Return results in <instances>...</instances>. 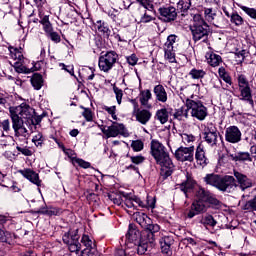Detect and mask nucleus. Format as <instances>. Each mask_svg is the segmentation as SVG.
Listing matches in <instances>:
<instances>
[{
    "instance_id": "5701e85b",
    "label": "nucleus",
    "mask_w": 256,
    "mask_h": 256,
    "mask_svg": "<svg viewBox=\"0 0 256 256\" xmlns=\"http://www.w3.org/2000/svg\"><path fill=\"white\" fill-rule=\"evenodd\" d=\"M149 241L148 238H142L139 242H136V245L133 246L131 253L132 255H135V251H137L138 255H145L147 253V249L149 247Z\"/></svg>"
},
{
    "instance_id": "aec40b11",
    "label": "nucleus",
    "mask_w": 256,
    "mask_h": 256,
    "mask_svg": "<svg viewBox=\"0 0 256 256\" xmlns=\"http://www.w3.org/2000/svg\"><path fill=\"white\" fill-rule=\"evenodd\" d=\"M234 177L241 191H245V189H250V187H253V181L247 177V175L238 171H234Z\"/></svg>"
},
{
    "instance_id": "603ef678",
    "label": "nucleus",
    "mask_w": 256,
    "mask_h": 256,
    "mask_svg": "<svg viewBox=\"0 0 256 256\" xmlns=\"http://www.w3.org/2000/svg\"><path fill=\"white\" fill-rule=\"evenodd\" d=\"M131 147H132L133 151H135L136 153H139V151H143L145 144L141 140H134L131 143Z\"/></svg>"
},
{
    "instance_id": "9b49d317",
    "label": "nucleus",
    "mask_w": 256,
    "mask_h": 256,
    "mask_svg": "<svg viewBox=\"0 0 256 256\" xmlns=\"http://www.w3.org/2000/svg\"><path fill=\"white\" fill-rule=\"evenodd\" d=\"M9 52L11 59L14 60L13 67L16 73H30L29 68L25 67V65L23 64L25 63V57H23V53L15 47H10Z\"/></svg>"
},
{
    "instance_id": "13d9d810",
    "label": "nucleus",
    "mask_w": 256,
    "mask_h": 256,
    "mask_svg": "<svg viewBox=\"0 0 256 256\" xmlns=\"http://www.w3.org/2000/svg\"><path fill=\"white\" fill-rule=\"evenodd\" d=\"M81 109H84L82 115L86 119V121L91 122L93 121V112L89 108H85L81 106Z\"/></svg>"
},
{
    "instance_id": "423d86ee",
    "label": "nucleus",
    "mask_w": 256,
    "mask_h": 256,
    "mask_svg": "<svg viewBox=\"0 0 256 256\" xmlns=\"http://www.w3.org/2000/svg\"><path fill=\"white\" fill-rule=\"evenodd\" d=\"M194 21H199V22H196L191 29L193 40L195 41V43L201 40L203 42L207 41V37H209V25H207L205 21L201 19V15H195Z\"/></svg>"
},
{
    "instance_id": "72a5a7b5",
    "label": "nucleus",
    "mask_w": 256,
    "mask_h": 256,
    "mask_svg": "<svg viewBox=\"0 0 256 256\" xmlns=\"http://www.w3.org/2000/svg\"><path fill=\"white\" fill-rule=\"evenodd\" d=\"M195 187V181L191 176H187L186 181L180 184V191H183L184 195L187 196V192Z\"/></svg>"
},
{
    "instance_id": "cd10ccee",
    "label": "nucleus",
    "mask_w": 256,
    "mask_h": 256,
    "mask_svg": "<svg viewBox=\"0 0 256 256\" xmlns=\"http://www.w3.org/2000/svg\"><path fill=\"white\" fill-rule=\"evenodd\" d=\"M173 112V108H161L156 111V119L161 123V125H165L169 121V117H171V113Z\"/></svg>"
},
{
    "instance_id": "a18cd8bd",
    "label": "nucleus",
    "mask_w": 256,
    "mask_h": 256,
    "mask_svg": "<svg viewBox=\"0 0 256 256\" xmlns=\"http://www.w3.org/2000/svg\"><path fill=\"white\" fill-rule=\"evenodd\" d=\"M189 75L192 77V79H203V77L207 75V72H205L203 69L193 68L190 70Z\"/></svg>"
},
{
    "instance_id": "6ab92c4d",
    "label": "nucleus",
    "mask_w": 256,
    "mask_h": 256,
    "mask_svg": "<svg viewBox=\"0 0 256 256\" xmlns=\"http://www.w3.org/2000/svg\"><path fill=\"white\" fill-rule=\"evenodd\" d=\"M18 173L24 177V179H27L30 181V183H33V185H36L37 187H41V179L39 178V173L35 172V170L31 168H25L22 170H18Z\"/></svg>"
},
{
    "instance_id": "4c0bfd02",
    "label": "nucleus",
    "mask_w": 256,
    "mask_h": 256,
    "mask_svg": "<svg viewBox=\"0 0 256 256\" xmlns=\"http://www.w3.org/2000/svg\"><path fill=\"white\" fill-rule=\"evenodd\" d=\"M233 161L251 162L253 161V158L251 157V154L249 152H237L233 157Z\"/></svg>"
},
{
    "instance_id": "c85d7f7f",
    "label": "nucleus",
    "mask_w": 256,
    "mask_h": 256,
    "mask_svg": "<svg viewBox=\"0 0 256 256\" xmlns=\"http://www.w3.org/2000/svg\"><path fill=\"white\" fill-rule=\"evenodd\" d=\"M195 159L196 163L198 165H201V167H205V165L209 163V159H207V156L205 155V149L203 148V146L198 145V147L196 148Z\"/></svg>"
},
{
    "instance_id": "49530a36",
    "label": "nucleus",
    "mask_w": 256,
    "mask_h": 256,
    "mask_svg": "<svg viewBox=\"0 0 256 256\" xmlns=\"http://www.w3.org/2000/svg\"><path fill=\"white\" fill-rule=\"evenodd\" d=\"M177 39H179V37L175 34H171L167 37V41L164 44V48H168V49H175V45L177 43Z\"/></svg>"
},
{
    "instance_id": "3c124183",
    "label": "nucleus",
    "mask_w": 256,
    "mask_h": 256,
    "mask_svg": "<svg viewBox=\"0 0 256 256\" xmlns=\"http://www.w3.org/2000/svg\"><path fill=\"white\" fill-rule=\"evenodd\" d=\"M103 111H107L109 115H111L112 119L114 121H117V107L116 106H103L102 107Z\"/></svg>"
},
{
    "instance_id": "f257e3e1",
    "label": "nucleus",
    "mask_w": 256,
    "mask_h": 256,
    "mask_svg": "<svg viewBox=\"0 0 256 256\" xmlns=\"http://www.w3.org/2000/svg\"><path fill=\"white\" fill-rule=\"evenodd\" d=\"M194 197L195 199L187 213L188 219H193V217H197V215L205 213L209 207H212V209H218V207H221V201H219L213 193L209 190H205V188L201 186L195 190Z\"/></svg>"
},
{
    "instance_id": "f8f14e48",
    "label": "nucleus",
    "mask_w": 256,
    "mask_h": 256,
    "mask_svg": "<svg viewBox=\"0 0 256 256\" xmlns=\"http://www.w3.org/2000/svg\"><path fill=\"white\" fill-rule=\"evenodd\" d=\"M175 159L181 163H193L195 161V146H180L174 153Z\"/></svg>"
},
{
    "instance_id": "f03ea898",
    "label": "nucleus",
    "mask_w": 256,
    "mask_h": 256,
    "mask_svg": "<svg viewBox=\"0 0 256 256\" xmlns=\"http://www.w3.org/2000/svg\"><path fill=\"white\" fill-rule=\"evenodd\" d=\"M150 154L155 159L157 165L161 167V175L165 179L167 177H171L173 175V171L175 169V165L169 157V152H167V148L163 145L159 140H152L150 142Z\"/></svg>"
},
{
    "instance_id": "e2e57ef3",
    "label": "nucleus",
    "mask_w": 256,
    "mask_h": 256,
    "mask_svg": "<svg viewBox=\"0 0 256 256\" xmlns=\"http://www.w3.org/2000/svg\"><path fill=\"white\" fill-rule=\"evenodd\" d=\"M95 253H97V248H84L80 256H95Z\"/></svg>"
},
{
    "instance_id": "4468645a",
    "label": "nucleus",
    "mask_w": 256,
    "mask_h": 256,
    "mask_svg": "<svg viewBox=\"0 0 256 256\" xmlns=\"http://www.w3.org/2000/svg\"><path fill=\"white\" fill-rule=\"evenodd\" d=\"M136 3H139L146 11L140 18V23H151V21H155V6L153 2L150 0H135Z\"/></svg>"
},
{
    "instance_id": "c756f323",
    "label": "nucleus",
    "mask_w": 256,
    "mask_h": 256,
    "mask_svg": "<svg viewBox=\"0 0 256 256\" xmlns=\"http://www.w3.org/2000/svg\"><path fill=\"white\" fill-rule=\"evenodd\" d=\"M173 119H177L178 121H183V119H189V107L187 106V101L185 105L176 109L173 113Z\"/></svg>"
},
{
    "instance_id": "20e7f679",
    "label": "nucleus",
    "mask_w": 256,
    "mask_h": 256,
    "mask_svg": "<svg viewBox=\"0 0 256 256\" xmlns=\"http://www.w3.org/2000/svg\"><path fill=\"white\" fill-rule=\"evenodd\" d=\"M9 113L10 119H16V121H23V119H26L29 123L30 119H33V115H35V109L27 103H22L19 106L10 107Z\"/></svg>"
},
{
    "instance_id": "a19ab883",
    "label": "nucleus",
    "mask_w": 256,
    "mask_h": 256,
    "mask_svg": "<svg viewBox=\"0 0 256 256\" xmlns=\"http://www.w3.org/2000/svg\"><path fill=\"white\" fill-rule=\"evenodd\" d=\"M215 17H217V10L213 8H204V19L208 21V23H213Z\"/></svg>"
},
{
    "instance_id": "393cba45",
    "label": "nucleus",
    "mask_w": 256,
    "mask_h": 256,
    "mask_svg": "<svg viewBox=\"0 0 256 256\" xmlns=\"http://www.w3.org/2000/svg\"><path fill=\"white\" fill-rule=\"evenodd\" d=\"M144 229H146V231L144 232L146 235V239H148L150 243H153V241H155V233H159V231H161V227L158 224H153L151 222L146 224V227H144Z\"/></svg>"
},
{
    "instance_id": "c9c22d12",
    "label": "nucleus",
    "mask_w": 256,
    "mask_h": 256,
    "mask_svg": "<svg viewBox=\"0 0 256 256\" xmlns=\"http://www.w3.org/2000/svg\"><path fill=\"white\" fill-rule=\"evenodd\" d=\"M191 1L192 0H179V2L177 3V7L179 11H181L183 16L187 15V11L191 9Z\"/></svg>"
},
{
    "instance_id": "7ed1b4c3",
    "label": "nucleus",
    "mask_w": 256,
    "mask_h": 256,
    "mask_svg": "<svg viewBox=\"0 0 256 256\" xmlns=\"http://www.w3.org/2000/svg\"><path fill=\"white\" fill-rule=\"evenodd\" d=\"M204 182L206 185H210L211 187H215L218 191L222 193H233L239 187L237 185V181L233 176H222L219 174H207L204 177Z\"/></svg>"
},
{
    "instance_id": "37998d69",
    "label": "nucleus",
    "mask_w": 256,
    "mask_h": 256,
    "mask_svg": "<svg viewBox=\"0 0 256 256\" xmlns=\"http://www.w3.org/2000/svg\"><path fill=\"white\" fill-rule=\"evenodd\" d=\"M230 23H232L236 27H241V25L245 23V20L243 19V17H241V15H239V13L233 12L230 16Z\"/></svg>"
},
{
    "instance_id": "052dcab7",
    "label": "nucleus",
    "mask_w": 256,
    "mask_h": 256,
    "mask_svg": "<svg viewBox=\"0 0 256 256\" xmlns=\"http://www.w3.org/2000/svg\"><path fill=\"white\" fill-rule=\"evenodd\" d=\"M47 37L53 41V43H61V36L59 33L52 30V32L47 34Z\"/></svg>"
},
{
    "instance_id": "9d476101",
    "label": "nucleus",
    "mask_w": 256,
    "mask_h": 256,
    "mask_svg": "<svg viewBox=\"0 0 256 256\" xmlns=\"http://www.w3.org/2000/svg\"><path fill=\"white\" fill-rule=\"evenodd\" d=\"M141 239H147V235H145V233L141 234L135 225L130 224L123 244L129 249H133Z\"/></svg>"
},
{
    "instance_id": "1a4fd4ad",
    "label": "nucleus",
    "mask_w": 256,
    "mask_h": 256,
    "mask_svg": "<svg viewBox=\"0 0 256 256\" xmlns=\"http://www.w3.org/2000/svg\"><path fill=\"white\" fill-rule=\"evenodd\" d=\"M238 87L240 92V100L247 101L250 105H253V94L251 92V86L249 80L245 74H238L237 77Z\"/></svg>"
},
{
    "instance_id": "bf43d9fd",
    "label": "nucleus",
    "mask_w": 256,
    "mask_h": 256,
    "mask_svg": "<svg viewBox=\"0 0 256 256\" xmlns=\"http://www.w3.org/2000/svg\"><path fill=\"white\" fill-rule=\"evenodd\" d=\"M32 142L34 143V145H36V147H41V145H43V134H41L40 132H38V133L32 138Z\"/></svg>"
},
{
    "instance_id": "6e6552de",
    "label": "nucleus",
    "mask_w": 256,
    "mask_h": 256,
    "mask_svg": "<svg viewBox=\"0 0 256 256\" xmlns=\"http://www.w3.org/2000/svg\"><path fill=\"white\" fill-rule=\"evenodd\" d=\"M119 59V55L115 51H108L104 55H101L98 60V67L100 71L104 73H109L113 67H115V63H117Z\"/></svg>"
},
{
    "instance_id": "ddd939ff",
    "label": "nucleus",
    "mask_w": 256,
    "mask_h": 256,
    "mask_svg": "<svg viewBox=\"0 0 256 256\" xmlns=\"http://www.w3.org/2000/svg\"><path fill=\"white\" fill-rule=\"evenodd\" d=\"M204 141L210 145V147H217V143H219V133L217 132V127L215 124L208 123L204 128Z\"/></svg>"
},
{
    "instance_id": "bb28decb",
    "label": "nucleus",
    "mask_w": 256,
    "mask_h": 256,
    "mask_svg": "<svg viewBox=\"0 0 256 256\" xmlns=\"http://www.w3.org/2000/svg\"><path fill=\"white\" fill-rule=\"evenodd\" d=\"M153 93L155 95L156 101L159 103H167V90H165V87L161 84H158L154 86Z\"/></svg>"
},
{
    "instance_id": "a878e982",
    "label": "nucleus",
    "mask_w": 256,
    "mask_h": 256,
    "mask_svg": "<svg viewBox=\"0 0 256 256\" xmlns=\"http://www.w3.org/2000/svg\"><path fill=\"white\" fill-rule=\"evenodd\" d=\"M205 59L210 67H219V65L223 63V58L221 57V55L216 54L213 51L207 52L205 54Z\"/></svg>"
},
{
    "instance_id": "412c9836",
    "label": "nucleus",
    "mask_w": 256,
    "mask_h": 256,
    "mask_svg": "<svg viewBox=\"0 0 256 256\" xmlns=\"http://www.w3.org/2000/svg\"><path fill=\"white\" fill-rule=\"evenodd\" d=\"M133 115L138 123H141V125H147L148 122L151 121L153 114H151V111L147 109H138L133 111Z\"/></svg>"
},
{
    "instance_id": "8fccbe9b",
    "label": "nucleus",
    "mask_w": 256,
    "mask_h": 256,
    "mask_svg": "<svg viewBox=\"0 0 256 256\" xmlns=\"http://www.w3.org/2000/svg\"><path fill=\"white\" fill-rule=\"evenodd\" d=\"M157 200L155 197L147 196L146 202H144V206H140L141 209H155V204Z\"/></svg>"
},
{
    "instance_id": "2eb2a0df",
    "label": "nucleus",
    "mask_w": 256,
    "mask_h": 256,
    "mask_svg": "<svg viewBox=\"0 0 256 256\" xmlns=\"http://www.w3.org/2000/svg\"><path fill=\"white\" fill-rule=\"evenodd\" d=\"M62 241L68 245V249L71 253L77 254L81 251V244L79 243V235H77V233H65L62 237Z\"/></svg>"
},
{
    "instance_id": "7c9ffc66",
    "label": "nucleus",
    "mask_w": 256,
    "mask_h": 256,
    "mask_svg": "<svg viewBox=\"0 0 256 256\" xmlns=\"http://www.w3.org/2000/svg\"><path fill=\"white\" fill-rule=\"evenodd\" d=\"M133 219L136 221V223H138V225H140V227H142V229H145L147 224L151 223V218H149L147 214L141 212H135L133 214Z\"/></svg>"
},
{
    "instance_id": "0eeeda50",
    "label": "nucleus",
    "mask_w": 256,
    "mask_h": 256,
    "mask_svg": "<svg viewBox=\"0 0 256 256\" xmlns=\"http://www.w3.org/2000/svg\"><path fill=\"white\" fill-rule=\"evenodd\" d=\"M186 105L190 111L191 117L198 121H205L209 112L201 100L186 99Z\"/></svg>"
},
{
    "instance_id": "864d4df0",
    "label": "nucleus",
    "mask_w": 256,
    "mask_h": 256,
    "mask_svg": "<svg viewBox=\"0 0 256 256\" xmlns=\"http://www.w3.org/2000/svg\"><path fill=\"white\" fill-rule=\"evenodd\" d=\"M240 9L243 10L244 13H246V15H248V17L256 20V9L255 8H249L247 6H240Z\"/></svg>"
},
{
    "instance_id": "5fc2aeb1",
    "label": "nucleus",
    "mask_w": 256,
    "mask_h": 256,
    "mask_svg": "<svg viewBox=\"0 0 256 256\" xmlns=\"http://www.w3.org/2000/svg\"><path fill=\"white\" fill-rule=\"evenodd\" d=\"M127 157H129L131 163H133L134 165H141L142 163H145V158L143 155H136V156L127 155Z\"/></svg>"
},
{
    "instance_id": "6e6d98bb",
    "label": "nucleus",
    "mask_w": 256,
    "mask_h": 256,
    "mask_svg": "<svg viewBox=\"0 0 256 256\" xmlns=\"http://www.w3.org/2000/svg\"><path fill=\"white\" fill-rule=\"evenodd\" d=\"M74 163L82 167V169H89L91 167V163L81 159V158H73Z\"/></svg>"
},
{
    "instance_id": "f704fd0d",
    "label": "nucleus",
    "mask_w": 256,
    "mask_h": 256,
    "mask_svg": "<svg viewBox=\"0 0 256 256\" xmlns=\"http://www.w3.org/2000/svg\"><path fill=\"white\" fill-rule=\"evenodd\" d=\"M31 85L36 91H39L43 87V76L39 73L33 74L31 77Z\"/></svg>"
},
{
    "instance_id": "39448f33",
    "label": "nucleus",
    "mask_w": 256,
    "mask_h": 256,
    "mask_svg": "<svg viewBox=\"0 0 256 256\" xmlns=\"http://www.w3.org/2000/svg\"><path fill=\"white\" fill-rule=\"evenodd\" d=\"M11 121L17 143L19 145H27L31 133L25 128V122L23 120H17V118L11 119Z\"/></svg>"
},
{
    "instance_id": "f3484780",
    "label": "nucleus",
    "mask_w": 256,
    "mask_h": 256,
    "mask_svg": "<svg viewBox=\"0 0 256 256\" xmlns=\"http://www.w3.org/2000/svg\"><path fill=\"white\" fill-rule=\"evenodd\" d=\"M158 12L160 13L161 21H164V23H171V21L177 19V9L173 6L160 7Z\"/></svg>"
},
{
    "instance_id": "b1692460",
    "label": "nucleus",
    "mask_w": 256,
    "mask_h": 256,
    "mask_svg": "<svg viewBox=\"0 0 256 256\" xmlns=\"http://www.w3.org/2000/svg\"><path fill=\"white\" fill-rule=\"evenodd\" d=\"M175 243L173 236H164L160 240L161 251L164 255H171V246Z\"/></svg>"
},
{
    "instance_id": "de8ad7c7",
    "label": "nucleus",
    "mask_w": 256,
    "mask_h": 256,
    "mask_svg": "<svg viewBox=\"0 0 256 256\" xmlns=\"http://www.w3.org/2000/svg\"><path fill=\"white\" fill-rule=\"evenodd\" d=\"M181 139H182V143H184V145H188V147L193 146V143H195V137L193 136V134H187L184 133L181 135Z\"/></svg>"
},
{
    "instance_id": "473e14b6",
    "label": "nucleus",
    "mask_w": 256,
    "mask_h": 256,
    "mask_svg": "<svg viewBox=\"0 0 256 256\" xmlns=\"http://www.w3.org/2000/svg\"><path fill=\"white\" fill-rule=\"evenodd\" d=\"M129 247L123 243V239L120 242V246L115 248L114 256H133L132 252L129 251Z\"/></svg>"
},
{
    "instance_id": "ea45409f",
    "label": "nucleus",
    "mask_w": 256,
    "mask_h": 256,
    "mask_svg": "<svg viewBox=\"0 0 256 256\" xmlns=\"http://www.w3.org/2000/svg\"><path fill=\"white\" fill-rule=\"evenodd\" d=\"M218 75L220 79L227 83V85H233V80L231 79V76L229 75V72H227L225 67H220L218 69Z\"/></svg>"
},
{
    "instance_id": "58836bf2",
    "label": "nucleus",
    "mask_w": 256,
    "mask_h": 256,
    "mask_svg": "<svg viewBox=\"0 0 256 256\" xmlns=\"http://www.w3.org/2000/svg\"><path fill=\"white\" fill-rule=\"evenodd\" d=\"M200 223L201 225H204V227H215V225H217V220H215L212 215L208 214L202 217Z\"/></svg>"
},
{
    "instance_id": "79ce46f5",
    "label": "nucleus",
    "mask_w": 256,
    "mask_h": 256,
    "mask_svg": "<svg viewBox=\"0 0 256 256\" xmlns=\"http://www.w3.org/2000/svg\"><path fill=\"white\" fill-rule=\"evenodd\" d=\"M81 243L85 247V249H96L97 246L95 245V241L92 240L89 235H83L81 238Z\"/></svg>"
},
{
    "instance_id": "4be33fe9",
    "label": "nucleus",
    "mask_w": 256,
    "mask_h": 256,
    "mask_svg": "<svg viewBox=\"0 0 256 256\" xmlns=\"http://www.w3.org/2000/svg\"><path fill=\"white\" fill-rule=\"evenodd\" d=\"M124 200L123 203L128 209H137V207H145V202L137 196L127 197L123 194Z\"/></svg>"
},
{
    "instance_id": "c03bdc74",
    "label": "nucleus",
    "mask_w": 256,
    "mask_h": 256,
    "mask_svg": "<svg viewBox=\"0 0 256 256\" xmlns=\"http://www.w3.org/2000/svg\"><path fill=\"white\" fill-rule=\"evenodd\" d=\"M164 57L169 63H175L177 59L175 58V49L174 48H165L164 47Z\"/></svg>"
},
{
    "instance_id": "338daca9",
    "label": "nucleus",
    "mask_w": 256,
    "mask_h": 256,
    "mask_svg": "<svg viewBox=\"0 0 256 256\" xmlns=\"http://www.w3.org/2000/svg\"><path fill=\"white\" fill-rule=\"evenodd\" d=\"M41 121H43V115H33V118L30 119L31 125H39V123H41Z\"/></svg>"
},
{
    "instance_id": "2f4dec72",
    "label": "nucleus",
    "mask_w": 256,
    "mask_h": 256,
    "mask_svg": "<svg viewBox=\"0 0 256 256\" xmlns=\"http://www.w3.org/2000/svg\"><path fill=\"white\" fill-rule=\"evenodd\" d=\"M95 29H97L98 33H101V35H103V37H105L106 39H109V37L111 36V29H109V25H107V23H105L104 21L98 20L95 24H94Z\"/></svg>"
},
{
    "instance_id": "4d7b16f0",
    "label": "nucleus",
    "mask_w": 256,
    "mask_h": 256,
    "mask_svg": "<svg viewBox=\"0 0 256 256\" xmlns=\"http://www.w3.org/2000/svg\"><path fill=\"white\" fill-rule=\"evenodd\" d=\"M113 91L116 95V101H117L118 105H121V101L123 99V90L117 86H114Z\"/></svg>"
},
{
    "instance_id": "680f3d73",
    "label": "nucleus",
    "mask_w": 256,
    "mask_h": 256,
    "mask_svg": "<svg viewBox=\"0 0 256 256\" xmlns=\"http://www.w3.org/2000/svg\"><path fill=\"white\" fill-rule=\"evenodd\" d=\"M25 145H17L16 149L17 151H19V153H22V155H25L26 157H31L32 153L31 150H29L28 148H24Z\"/></svg>"
},
{
    "instance_id": "dca6fc26",
    "label": "nucleus",
    "mask_w": 256,
    "mask_h": 256,
    "mask_svg": "<svg viewBox=\"0 0 256 256\" xmlns=\"http://www.w3.org/2000/svg\"><path fill=\"white\" fill-rule=\"evenodd\" d=\"M104 135H106L108 139L110 137H119V135L127 137L129 136V132H127L125 125L113 122V124L109 126L106 131H104Z\"/></svg>"
},
{
    "instance_id": "09e8293b",
    "label": "nucleus",
    "mask_w": 256,
    "mask_h": 256,
    "mask_svg": "<svg viewBox=\"0 0 256 256\" xmlns=\"http://www.w3.org/2000/svg\"><path fill=\"white\" fill-rule=\"evenodd\" d=\"M110 201L114 203V205H123L124 197L121 194L112 193L108 195Z\"/></svg>"
},
{
    "instance_id": "774afa93",
    "label": "nucleus",
    "mask_w": 256,
    "mask_h": 256,
    "mask_svg": "<svg viewBox=\"0 0 256 256\" xmlns=\"http://www.w3.org/2000/svg\"><path fill=\"white\" fill-rule=\"evenodd\" d=\"M137 61H139V59L137 58V55L132 54L131 56L127 57V63L129 65H132V67H134V65H137Z\"/></svg>"
},
{
    "instance_id": "e433bc0d",
    "label": "nucleus",
    "mask_w": 256,
    "mask_h": 256,
    "mask_svg": "<svg viewBox=\"0 0 256 256\" xmlns=\"http://www.w3.org/2000/svg\"><path fill=\"white\" fill-rule=\"evenodd\" d=\"M151 97H153V95L151 94V90H142L140 92L139 98L141 105H143V107H147V105H149V100L151 99Z\"/></svg>"
},
{
    "instance_id": "0e129e2a",
    "label": "nucleus",
    "mask_w": 256,
    "mask_h": 256,
    "mask_svg": "<svg viewBox=\"0 0 256 256\" xmlns=\"http://www.w3.org/2000/svg\"><path fill=\"white\" fill-rule=\"evenodd\" d=\"M0 127L5 133H9L11 131V122L9 119L3 120L0 122Z\"/></svg>"
},
{
    "instance_id": "69168bd1",
    "label": "nucleus",
    "mask_w": 256,
    "mask_h": 256,
    "mask_svg": "<svg viewBox=\"0 0 256 256\" xmlns=\"http://www.w3.org/2000/svg\"><path fill=\"white\" fill-rule=\"evenodd\" d=\"M9 237H11V233L0 229V242L1 243H7V241H9Z\"/></svg>"
},
{
    "instance_id": "a211bd4d",
    "label": "nucleus",
    "mask_w": 256,
    "mask_h": 256,
    "mask_svg": "<svg viewBox=\"0 0 256 256\" xmlns=\"http://www.w3.org/2000/svg\"><path fill=\"white\" fill-rule=\"evenodd\" d=\"M241 130L237 126H229L225 130V141L227 143H240L241 141Z\"/></svg>"
}]
</instances>
